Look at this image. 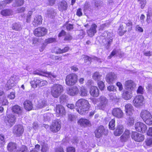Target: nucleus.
I'll return each mask as SVG.
<instances>
[{
  "instance_id": "nucleus-24",
  "label": "nucleus",
  "mask_w": 152,
  "mask_h": 152,
  "mask_svg": "<svg viewBox=\"0 0 152 152\" xmlns=\"http://www.w3.org/2000/svg\"><path fill=\"white\" fill-rule=\"evenodd\" d=\"M124 130V127L123 125L118 124L114 132V134L115 136H119L123 132Z\"/></svg>"
},
{
  "instance_id": "nucleus-50",
  "label": "nucleus",
  "mask_w": 152,
  "mask_h": 152,
  "mask_svg": "<svg viewBox=\"0 0 152 152\" xmlns=\"http://www.w3.org/2000/svg\"><path fill=\"white\" fill-rule=\"evenodd\" d=\"M49 150V148L47 143H44L42 145V149L41 151L42 152H47Z\"/></svg>"
},
{
  "instance_id": "nucleus-29",
  "label": "nucleus",
  "mask_w": 152,
  "mask_h": 152,
  "mask_svg": "<svg viewBox=\"0 0 152 152\" xmlns=\"http://www.w3.org/2000/svg\"><path fill=\"white\" fill-rule=\"evenodd\" d=\"M0 14L4 16H9L13 15V11L11 9H7L2 10Z\"/></svg>"
},
{
  "instance_id": "nucleus-55",
  "label": "nucleus",
  "mask_w": 152,
  "mask_h": 152,
  "mask_svg": "<svg viewBox=\"0 0 152 152\" xmlns=\"http://www.w3.org/2000/svg\"><path fill=\"white\" fill-rule=\"evenodd\" d=\"M72 38V37L70 34H66L65 36L64 40L66 41H69L71 40Z\"/></svg>"
},
{
  "instance_id": "nucleus-27",
  "label": "nucleus",
  "mask_w": 152,
  "mask_h": 152,
  "mask_svg": "<svg viewBox=\"0 0 152 152\" xmlns=\"http://www.w3.org/2000/svg\"><path fill=\"white\" fill-rule=\"evenodd\" d=\"M91 95L92 96L97 97L99 95V91L97 87L96 86H93L91 88Z\"/></svg>"
},
{
  "instance_id": "nucleus-63",
  "label": "nucleus",
  "mask_w": 152,
  "mask_h": 152,
  "mask_svg": "<svg viewBox=\"0 0 152 152\" xmlns=\"http://www.w3.org/2000/svg\"><path fill=\"white\" fill-rule=\"evenodd\" d=\"M107 90L110 91H114L115 90L116 88L113 86L110 85L107 87Z\"/></svg>"
},
{
  "instance_id": "nucleus-3",
  "label": "nucleus",
  "mask_w": 152,
  "mask_h": 152,
  "mask_svg": "<svg viewBox=\"0 0 152 152\" xmlns=\"http://www.w3.org/2000/svg\"><path fill=\"white\" fill-rule=\"evenodd\" d=\"M63 86L59 84H54L51 87V94L55 98H58L63 93Z\"/></svg>"
},
{
  "instance_id": "nucleus-37",
  "label": "nucleus",
  "mask_w": 152,
  "mask_h": 152,
  "mask_svg": "<svg viewBox=\"0 0 152 152\" xmlns=\"http://www.w3.org/2000/svg\"><path fill=\"white\" fill-rule=\"evenodd\" d=\"M78 123L81 126H86L90 124V122L89 121L86 119L81 118L78 121Z\"/></svg>"
},
{
  "instance_id": "nucleus-47",
  "label": "nucleus",
  "mask_w": 152,
  "mask_h": 152,
  "mask_svg": "<svg viewBox=\"0 0 152 152\" xmlns=\"http://www.w3.org/2000/svg\"><path fill=\"white\" fill-rule=\"evenodd\" d=\"M69 48L68 47H65L63 49H61L60 48H58L56 51L57 53H65L68 50Z\"/></svg>"
},
{
  "instance_id": "nucleus-33",
  "label": "nucleus",
  "mask_w": 152,
  "mask_h": 152,
  "mask_svg": "<svg viewBox=\"0 0 152 152\" xmlns=\"http://www.w3.org/2000/svg\"><path fill=\"white\" fill-rule=\"evenodd\" d=\"M56 15V13L54 9L50 8L48 10L47 15L49 17L51 18H53L55 17Z\"/></svg>"
},
{
  "instance_id": "nucleus-9",
  "label": "nucleus",
  "mask_w": 152,
  "mask_h": 152,
  "mask_svg": "<svg viewBox=\"0 0 152 152\" xmlns=\"http://www.w3.org/2000/svg\"><path fill=\"white\" fill-rule=\"evenodd\" d=\"M144 98L142 95L136 96L134 99L133 102L134 106L136 107H140L144 104Z\"/></svg>"
},
{
  "instance_id": "nucleus-22",
  "label": "nucleus",
  "mask_w": 152,
  "mask_h": 152,
  "mask_svg": "<svg viewBox=\"0 0 152 152\" xmlns=\"http://www.w3.org/2000/svg\"><path fill=\"white\" fill-rule=\"evenodd\" d=\"M125 112L127 115L131 116L134 112L133 107L131 104H128L125 106Z\"/></svg>"
},
{
  "instance_id": "nucleus-30",
  "label": "nucleus",
  "mask_w": 152,
  "mask_h": 152,
  "mask_svg": "<svg viewBox=\"0 0 152 152\" xmlns=\"http://www.w3.org/2000/svg\"><path fill=\"white\" fill-rule=\"evenodd\" d=\"M24 107L25 109L28 111H30L32 109L33 104L32 102L29 100H26L23 103Z\"/></svg>"
},
{
  "instance_id": "nucleus-5",
  "label": "nucleus",
  "mask_w": 152,
  "mask_h": 152,
  "mask_svg": "<svg viewBox=\"0 0 152 152\" xmlns=\"http://www.w3.org/2000/svg\"><path fill=\"white\" fill-rule=\"evenodd\" d=\"M16 121V116L13 114L7 115L4 120V123L8 127H11Z\"/></svg>"
},
{
  "instance_id": "nucleus-36",
  "label": "nucleus",
  "mask_w": 152,
  "mask_h": 152,
  "mask_svg": "<svg viewBox=\"0 0 152 152\" xmlns=\"http://www.w3.org/2000/svg\"><path fill=\"white\" fill-rule=\"evenodd\" d=\"M102 77V75L99 72H96L93 74L92 77L94 80L98 82L101 79V77Z\"/></svg>"
},
{
  "instance_id": "nucleus-57",
  "label": "nucleus",
  "mask_w": 152,
  "mask_h": 152,
  "mask_svg": "<svg viewBox=\"0 0 152 152\" xmlns=\"http://www.w3.org/2000/svg\"><path fill=\"white\" fill-rule=\"evenodd\" d=\"M40 145L37 144L35 145V148L33 150L31 151L30 152H39V151Z\"/></svg>"
},
{
  "instance_id": "nucleus-32",
  "label": "nucleus",
  "mask_w": 152,
  "mask_h": 152,
  "mask_svg": "<svg viewBox=\"0 0 152 152\" xmlns=\"http://www.w3.org/2000/svg\"><path fill=\"white\" fill-rule=\"evenodd\" d=\"M67 7V3L65 1H63L60 2L58 5V9L60 11H61L66 10Z\"/></svg>"
},
{
  "instance_id": "nucleus-18",
  "label": "nucleus",
  "mask_w": 152,
  "mask_h": 152,
  "mask_svg": "<svg viewBox=\"0 0 152 152\" xmlns=\"http://www.w3.org/2000/svg\"><path fill=\"white\" fill-rule=\"evenodd\" d=\"M97 28V25L94 23L93 24L91 25L90 28L87 31V33L89 37H92L96 33V28Z\"/></svg>"
},
{
  "instance_id": "nucleus-60",
  "label": "nucleus",
  "mask_w": 152,
  "mask_h": 152,
  "mask_svg": "<svg viewBox=\"0 0 152 152\" xmlns=\"http://www.w3.org/2000/svg\"><path fill=\"white\" fill-rule=\"evenodd\" d=\"M146 144L148 146L152 145V138H147L145 141Z\"/></svg>"
},
{
  "instance_id": "nucleus-7",
  "label": "nucleus",
  "mask_w": 152,
  "mask_h": 152,
  "mask_svg": "<svg viewBox=\"0 0 152 152\" xmlns=\"http://www.w3.org/2000/svg\"><path fill=\"white\" fill-rule=\"evenodd\" d=\"M24 130L23 126L21 124H18L13 126L12 132L16 136L20 137L23 134Z\"/></svg>"
},
{
  "instance_id": "nucleus-44",
  "label": "nucleus",
  "mask_w": 152,
  "mask_h": 152,
  "mask_svg": "<svg viewBox=\"0 0 152 152\" xmlns=\"http://www.w3.org/2000/svg\"><path fill=\"white\" fill-rule=\"evenodd\" d=\"M88 91L84 87H82L81 88L80 94L82 96H86L88 94Z\"/></svg>"
},
{
  "instance_id": "nucleus-38",
  "label": "nucleus",
  "mask_w": 152,
  "mask_h": 152,
  "mask_svg": "<svg viewBox=\"0 0 152 152\" xmlns=\"http://www.w3.org/2000/svg\"><path fill=\"white\" fill-rule=\"evenodd\" d=\"M12 28L16 31H20L22 29L20 24L19 23H15L13 24Z\"/></svg>"
},
{
  "instance_id": "nucleus-13",
  "label": "nucleus",
  "mask_w": 152,
  "mask_h": 152,
  "mask_svg": "<svg viewBox=\"0 0 152 152\" xmlns=\"http://www.w3.org/2000/svg\"><path fill=\"white\" fill-rule=\"evenodd\" d=\"M61 122L54 121L50 127V129L51 131L53 132H56L59 131L61 128Z\"/></svg>"
},
{
  "instance_id": "nucleus-35",
  "label": "nucleus",
  "mask_w": 152,
  "mask_h": 152,
  "mask_svg": "<svg viewBox=\"0 0 152 152\" xmlns=\"http://www.w3.org/2000/svg\"><path fill=\"white\" fill-rule=\"evenodd\" d=\"M16 148V145L14 142H10L8 145V150L10 152L15 151Z\"/></svg>"
},
{
  "instance_id": "nucleus-26",
  "label": "nucleus",
  "mask_w": 152,
  "mask_h": 152,
  "mask_svg": "<svg viewBox=\"0 0 152 152\" xmlns=\"http://www.w3.org/2000/svg\"><path fill=\"white\" fill-rule=\"evenodd\" d=\"M0 104L3 105H7L8 102L6 99L4 94L3 91L0 90Z\"/></svg>"
},
{
  "instance_id": "nucleus-25",
  "label": "nucleus",
  "mask_w": 152,
  "mask_h": 152,
  "mask_svg": "<svg viewBox=\"0 0 152 152\" xmlns=\"http://www.w3.org/2000/svg\"><path fill=\"white\" fill-rule=\"evenodd\" d=\"M133 96L132 91H124L122 94V98L125 100H128L131 99Z\"/></svg>"
},
{
  "instance_id": "nucleus-14",
  "label": "nucleus",
  "mask_w": 152,
  "mask_h": 152,
  "mask_svg": "<svg viewBox=\"0 0 152 152\" xmlns=\"http://www.w3.org/2000/svg\"><path fill=\"white\" fill-rule=\"evenodd\" d=\"M131 137L135 141L138 142H142L144 139V136L143 135L136 132H132Z\"/></svg>"
},
{
  "instance_id": "nucleus-20",
  "label": "nucleus",
  "mask_w": 152,
  "mask_h": 152,
  "mask_svg": "<svg viewBox=\"0 0 152 152\" xmlns=\"http://www.w3.org/2000/svg\"><path fill=\"white\" fill-rule=\"evenodd\" d=\"M116 78V75L114 73H110L106 76L105 79L107 82L109 83H112Z\"/></svg>"
},
{
  "instance_id": "nucleus-46",
  "label": "nucleus",
  "mask_w": 152,
  "mask_h": 152,
  "mask_svg": "<svg viewBox=\"0 0 152 152\" xmlns=\"http://www.w3.org/2000/svg\"><path fill=\"white\" fill-rule=\"evenodd\" d=\"M134 123V118L131 116H130L128 119L127 124L128 125L131 126L133 125Z\"/></svg>"
},
{
  "instance_id": "nucleus-2",
  "label": "nucleus",
  "mask_w": 152,
  "mask_h": 152,
  "mask_svg": "<svg viewBox=\"0 0 152 152\" xmlns=\"http://www.w3.org/2000/svg\"><path fill=\"white\" fill-rule=\"evenodd\" d=\"M101 36L104 37L102 42L105 48L107 50L109 49L113 42V38L112 34L106 31L102 34Z\"/></svg>"
},
{
  "instance_id": "nucleus-34",
  "label": "nucleus",
  "mask_w": 152,
  "mask_h": 152,
  "mask_svg": "<svg viewBox=\"0 0 152 152\" xmlns=\"http://www.w3.org/2000/svg\"><path fill=\"white\" fill-rule=\"evenodd\" d=\"M123 24H121L118 29V33L120 36L123 35L127 31V28H124Z\"/></svg>"
},
{
  "instance_id": "nucleus-28",
  "label": "nucleus",
  "mask_w": 152,
  "mask_h": 152,
  "mask_svg": "<svg viewBox=\"0 0 152 152\" xmlns=\"http://www.w3.org/2000/svg\"><path fill=\"white\" fill-rule=\"evenodd\" d=\"M12 110L13 113L19 115L22 114L23 112V109L18 105L14 106L12 107Z\"/></svg>"
},
{
  "instance_id": "nucleus-6",
  "label": "nucleus",
  "mask_w": 152,
  "mask_h": 152,
  "mask_svg": "<svg viewBox=\"0 0 152 152\" xmlns=\"http://www.w3.org/2000/svg\"><path fill=\"white\" fill-rule=\"evenodd\" d=\"M77 76L75 74H72L67 75L66 78V83L69 86L74 85L77 81Z\"/></svg>"
},
{
  "instance_id": "nucleus-11",
  "label": "nucleus",
  "mask_w": 152,
  "mask_h": 152,
  "mask_svg": "<svg viewBox=\"0 0 152 152\" xmlns=\"http://www.w3.org/2000/svg\"><path fill=\"white\" fill-rule=\"evenodd\" d=\"M112 115L118 118H122L124 117V113L121 109L116 107L113 108L112 112Z\"/></svg>"
},
{
  "instance_id": "nucleus-48",
  "label": "nucleus",
  "mask_w": 152,
  "mask_h": 152,
  "mask_svg": "<svg viewBox=\"0 0 152 152\" xmlns=\"http://www.w3.org/2000/svg\"><path fill=\"white\" fill-rule=\"evenodd\" d=\"M115 120L114 119H112L110 122L109 124V126L110 129L111 130H113L115 129Z\"/></svg>"
},
{
  "instance_id": "nucleus-31",
  "label": "nucleus",
  "mask_w": 152,
  "mask_h": 152,
  "mask_svg": "<svg viewBox=\"0 0 152 152\" xmlns=\"http://www.w3.org/2000/svg\"><path fill=\"white\" fill-rule=\"evenodd\" d=\"M42 18L41 15H37L34 19L33 23L34 26H36L41 24L42 22Z\"/></svg>"
},
{
  "instance_id": "nucleus-8",
  "label": "nucleus",
  "mask_w": 152,
  "mask_h": 152,
  "mask_svg": "<svg viewBox=\"0 0 152 152\" xmlns=\"http://www.w3.org/2000/svg\"><path fill=\"white\" fill-rule=\"evenodd\" d=\"M34 74L45 77H48L52 79V81L53 82H55L56 80L57 81V80L56 78V75L54 73L51 72H39L38 71H35L34 72Z\"/></svg>"
},
{
  "instance_id": "nucleus-17",
  "label": "nucleus",
  "mask_w": 152,
  "mask_h": 152,
  "mask_svg": "<svg viewBox=\"0 0 152 152\" xmlns=\"http://www.w3.org/2000/svg\"><path fill=\"white\" fill-rule=\"evenodd\" d=\"M125 85L126 89L129 91L133 90L136 86L135 83L131 80H129L126 81Z\"/></svg>"
},
{
  "instance_id": "nucleus-23",
  "label": "nucleus",
  "mask_w": 152,
  "mask_h": 152,
  "mask_svg": "<svg viewBox=\"0 0 152 152\" xmlns=\"http://www.w3.org/2000/svg\"><path fill=\"white\" fill-rule=\"evenodd\" d=\"M129 131L125 130L124 132L120 137V140L122 142H126L130 138Z\"/></svg>"
},
{
  "instance_id": "nucleus-58",
  "label": "nucleus",
  "mask_w": 152,
  "mask_h": 152,
  "mask_svg": "<svg viewBox=\"0 0 152 152\" xmlns=\"http://www.w3.org/2000/svg\"><path fill=\"white\" fill-rule=\"evenodd\" d=\"M48 83L47 81L45 80H39V87H40L45 85H46Z\"/></svg>"
},
{
  "instance_id": "nucleus-53",
  "label": "nucleus",
  "mask_w": 152,
  "mask_h": 152,
  "mask_svg": "<svg viewBox=\"0 0 152 152\" xmlns=\"http://www.w3.org/2000/svg\"><path fill=\"white\" fill-rule=\"evenodd\" d=\"M97 83L98 86L99 88L101 90H103L104 87V83L103 81L100 80L97 82Z\"/></svg>"
},
{
  "instance_id": "nucleus-52",
  "label": "nucleus",
  "mask_w": 152,
  "mask_h": 152,
  "mask_svg": "<svg viewBox=\"0 0 152 152\" xmlns=\"http://www.w3.org/2000/svg\"><path fill=\"white\" fill-rule=\"evenodd\" d=\"M139 4H140V7L142 9H144L147 3L146 0H137Z\"/></svg>"
},
{
  "instance_id": "nucleus-64",
  "label": "nucleus",
  "mask_w": 152,
  "mask_h": 152,
  "mask_svg": "<svg viewBox=\"0 0 152 152\" xmlns=\"http://www.w3.org/2000/svg\"><path fill=\"white\" fill-rule=\"evenodd\" d=\"M67 152H75V148L72 147H69L67 148Z\"/></svg>"
},
{
  "instance_id": "nucleus-59",
  "label": "nucleus",
  "mask_w": 152,
  "mask_h": 152,
  "mask_svg": "<svg viewBox=\"0 0 152 152\" xmlns=\"http://www.w3.org/2000/svg\"><path fill=\"white\" fill-rule=\"evenodd\" d=\"M28 148L25 145H23L20 148V150L18 151L19 152H27Z\"/></svg>"
},
{
  "instance_id": "nucleus-4",
  "label": "nucleus",
  "mask_w": 152,
  "mask_h": 152,
  "mask_svg": "<svg viewBox=\"0 0 152 152\" xmlns=\"http://www.w3.org/2000/svg\"><path fill=\"white\" fill-rule=\"evenodd\" d=\"M140 117L145 123L148 125L152 124V116L148 110H142L140 113Z\"/></svg>"
},
{
  "instance_id": "nucleus-54",
  "label": "nucleus",
  "mask_w": 152,
  "mask_h": 152,
  "mask_svg": "<svg viewBox=\"0 0 152 152\" xmlns=\"http://www.w3.org/2000/svg\"><path fill=\"white\" fill-rule=\"evenodd\" d=\"M33 12L31 11H29L28 12L27 18L26 19V21L27 23H29L30 22L31 19V15H32Z\"/></svg>"
},
{
  "instance_id": "nucleus-43",
  "label": "nucleus",
  "mask_w": 152,
  "mask_h": 152,
  "mask_svg": "<svg viewBox=\"0 0 152 152\" xmlns=\"http://www.w3.org/2000/svg\"><path fill=\"white\" fill-rule=\"evenodd\" d=\"M120 50L118 49H114L111 52L110 55L108 56L109 59H110L113 56H115L118 55L119 54Z\"/></svg>"
},
{
  "instance_id": "nucleus-49",
  "label": "nucleus",
  "mask_w": 152,
  "mask_h": 152,
  "mask_svg": "<svg viewBox=\"0 0 152 152\" xmlns=\"http://www.w3.org/2000/svg\"><path fill=\"white\" fill-rule=\"evenodd\" d=\"M128 22L126 23H125V24H126V28H127V29L129 31H131L132 29V22L130 20H129L128 21Z\"/></svg>"
},
{
  "instance_id": "nucleus-41",
  "label": "nucleus",
  "mask_w": 152,
  "mask_h": 152,
  "mask_svg": "<svg viewBox=\"0 0 152 152\" xmlns=\"http://www.w3.org/2000/svg\"><path fill=\"white\" fill-rule=\"evenodd\" d=\"M24 2V0H14V2L12 4L13 7L21 6L23 4Z\"/></svg>"
},
{
  "instance_id": "nucleus-10",
  "label": "nucleus",
  "mask_w": 152,
  "mask_h": 152,
  "mask_svg": "<svg viewBox=\"0 0 152 152\" xmlns=\"http://www.w3.org/2000/svg\"><path fill=\"white\" fill-rule=\"evenodd\" d=\"M47 31L45 28L40 27L37 28L34 31V35L36 37H42L45 36L47 33Z\"/></svg>"
},
{
  "instance_id": "nucleus-61",
  "label": "nucleus",
  "mask_w": 152,
  "mask_h": 152,
  "mask_svg": "<svg viewBox=\"0 0 152 152\" xmlns=\"http://www.w3.org/2000/svg\"><path fill=\"white\" fill-rule=\"evenodd\" d=\"M85 35V31L83 30L80 31V33L79 34V38L80 39H82L83 38Z\"/></svg>"
},
{
  "instance_id": "nucleus-45",
  "label": "nucleus",
  "mask_w": 152,
  "mask_h": 152,
  "mask_svg": "<svg viewBox=\"0 0 152 152\" xmlns=\"http://www.w3.org/2000/svg\"><path fill=\"white\" fill-rule=\"evenodd\" d=\"M47 106V104L45 100H43L41 101H39L37 107L39 108H42Z\"/></svg>"
},
{
  "instance_id": "nucleus-51",
  "label": "nucleus",
  "mask_w": 152,
  "mask_h": 152,
  "mask_svg": "<svg viewBox=\"0 0 152 152\" xmlns=\"http://www.w3.org/2000/svg\"><path fill=\"white\" fill-rule=\"evenodd\" d=\"M44 120L45 121H50L52 117V115L49 113L44 114Z\"/></svg>"
},
{
  "instance_id": "nucleus-39",
  "label": "nucleus",
  "mask_w": 152,
  "mask_h": 152,
  "mask_svg": "<svg viewBox=\"0 0 152 152\" xmlns=\"http://www.w3.org/2000/svg\"><path fill=\"white\" fill-rule=\"evenodd\" d=\"M56 42V39L54 38H49L46 39L43 43L44 45H46L48 44Z\"/></svg>"
},
{
  "instance_id": "nucleus-40",
  "label": "nucleus",
  "mask_w": 152,
  "mask_h": 152,
  "mask_svg": "<svg viewBox=\"0 0 152 152\" xmlns=\"http://www.w3.org/2000/svg\"><path fill=\"white\" fill-rule=\"evenodd\" d=\"M39 80L35 79H34L33 80L31 81L30 83L32 87L35 88L37 87H39Z\"/></svg>"
},
{
  "instance_id": "nucleus-12",
  "label": "nucleus",
  "mask_w": 152,
  "mask_h": 152,
  "mask_svg": "<svg viewBox=\"0 0 152 152\" xmlns=\"http://www.w3.org/2000/svg\"><path fill=\"white\" fill-rule=\"evenodd\" d=\"M136 130L140 132L144 133L147 129V127L144 124L140 122L136 123L135 125Z\"/></svg>"
},
{
  "instance_id": "nucleus-19",
  "label": "nucleus",
  "mask_w": 152,
  "mask_h": 152,
  "mask_svg": "<svg viewBox=\"0 0 152 152\" xmlns=\"http://www.w3.org/2000/svg\"><path fill=\"white\" fill-rule=\"evenodd\" d=\"M56 112L57 113V116H62L65 115V110L64 107L61 105H57L56 108Z\"/></svg>"
},
{
  "instance_id": "nucleus-56",
  "label": "nucleus",
  "mask_w": 152,
  "mask_h": 152,
  "mask_svg": "<svg viewBox=\"0 0 152 152\" xmlns=\"http://www.w3.org/2000/svg\"><path fill=\"white\" fill-rule=\"evenodd\" d=\"M67 98V96L65 95H62L61 96L60 98V102L62 103L64 102H66Z\"/></svg>"
},
{
  "instance_id": "nucleus-21",
  "label": "nucleus",
  "mask_w": 152,
  "mask_h": 152,
  "mask_svg": "<svg viewBox=\"0 0 152 152\" xmlns=\"http://www.w3.org/2000/svg\"><path fill=\"white\" fill-rule=\"evenodd\" d=\"M67 93L71 96H74L76 95L78 93L79 90L76 86L68 88L66 89Z\"/></svg>"
},
{
  "instance_id": "nucleus-15",
  "label": "nucleus",
  "mask_w": 152,
  "mask_h": 152,
  "mask_svg": "<svg viewBox=\"0 0 152 152\" xmlns=\"http://www.w3.org/2000/svg\"><path fill=\"white\" fill-rule=\"evenodd\" d=\"M105 129L102 126H100L96 129L94 132L95 137L97 138H99L102 135L104 134Z\"/></svg>"
},
{
  "instance_id": "nucleus-42",
  "label": "nucleus",
  "mask_w": 152,
  "mask_h": 152,
  "mask_svg": "<svg viewBox=\"0 0 152 152\" xmlns=\"http://www.w3.org/2000/svg\"><path fill=\"white\" fill-rule=\"evenodd\" d=\"M102 3L100 0H96L95 2V8L96 10L99 9L102 5Z\"/></svg>"
},
{
  "instance_id": "nucleus-16",
  "label": "nucleus",
  "mask_w": 152,
  "mask_h": 152,
  "mask_svg": "<svg viewBox=\"0 0 152 152\" xmlns=\"http://www.w3.org/2000/svg\"><path fill=\"white\" fill-rule=\"evenodd\" d=\"M99 100L100 102L98 105L99 108L103 110L107 104L108 100L105 97L102 96L99 98Z\"/></svg>"
},
{
  "instance_id": "nucleus-62",
  "label": "nucleus",
  "mask_w": 152,
  "mask_h": 152,
  "mask_svg": "<svg viewBox=\"0 0 152 152\" xmlns=\"http://www.w3.org/2000/svg\"><path fill=\"white\" fill-rule=\"evenodd\" d=\"M68 117L69 120L71 121H74L76 118V116L72 114L69 115Z\"/></svg>"
},
{
  "instance_id": "nucleus-1",
  "label": "nucleus",
  "mask_w": 152,
  "mask_h": 152,
  "mask_svg": "<svg viewBox=\"0 0 152 152\" xmlns=\"http://www.w3.org/2000/svg\"><path fill=\"white\" fill-rule=\"evenodd\" d=\"M75 109L78 113L81 115H85L88 112L90 105L88 101L84 99H79L76 103ZM66 106L71 109L75 108L73 104H67Z\"/></svg>"
}]
</instances>
